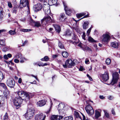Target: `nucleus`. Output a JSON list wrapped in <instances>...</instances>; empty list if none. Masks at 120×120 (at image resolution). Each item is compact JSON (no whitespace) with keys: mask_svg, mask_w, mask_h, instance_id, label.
<instances>
[{"mask_svg":"<svg viewBox=\"0 0 120 120\" xmlns=\"http://www.w3.org/2000/svg\"><path fill=\"white\" fill-rule=\"evenodd\" d=\"M110 36L106 33L103 34L101 38L102 41L105 43H107L110 40Z\"/></svg>","mask_w":120,"mask_h":120,"instance_id":"obj_10","label":"nucleus"},{"mask_svg":"<svg viewBox=\"0 0 120 120\" xmlns=\"http://www.w3.org/2000/svg\"><path fill=\"white\" fill-rule=\"evenodd\" d=\"M89 24L88 21L84 22L82 25L83 28L84 29H86L88 28V25Z\"/></svg>","mask_w":120,"mask_h":120,"instance_id":"obj_24","label":"nucleus"},{"mask_svg":"<svg viewBox=\"0 0 120 120\" xmlns=\"http://www.w3.org/2000/svg\"><path fill=\"white\" fill-rule=\"evenodd\" d=\"M82 116H83V119L82 120H90L89 119H85L86 117L85 116H84L83 114H82Z\"/></svg>","mask_w":120,"mask_h":120,"instance_id":"obj_62","label":"nucleus"},{"mask_svg":"<svg viewBox=\"0 0 120 120\" xmlns=\"http://www.w3.org/2000/svg\"><path fill=\"white\" fill-rule=\"evenodd\" d=\"M3 11L1 8L0 7V21L2 20L3 15Z\"/></svg>","mask_w":120,"mask_h":120,"instance_id":"obj_30","label":"nucleus"},{"mask_svg":"<svg viewBox=\"0 0 120 120\" xmlns=\"http://www.w3.org/2000/svg\"><path fill=\"white\" fill-rule=\"evenodd\" d=\"M52 22V20L50 16L47 15L45 16L41 20V23L43 25H46L47 24Z\"/></svg>","mask_w":120,"mask_h":120,"instance_id":"obj_5","label":"nucleus"},{"mask_svg":"<svg viewBox=\"0 0 120 120\" xmlns=\"http://www.w3.org/2000/svg\"><path fill=\"white\" fill-rule=\"evenodd\" d=\"M31 30L30 29H21L20 30L21 31L23 32H26L30 31Z\"/></svg>","mask_w":120,"mask_h":120,"instance_id":"obj_40","label":"nucleus"},{"mask_svg":"<svg viewBox=\"0 0 120 120\" xmlns=\"http://www.w3.org/2000/svg\"><path fill=\"white\" fill-rule=\"evenodd\" d=\"M8 6L10 8H12V5L11 3L9 2H8Z\"/></svg>","mask_w":120,"mask_h":120,"instance_id":"obj_49","label":"nucleus"},{"mask_svg":"<svg viewBox=\"0 0 120 120\" xmlns=\"http://www.w3.org/2000/svg\"><path fill=\"white\" fill-rule=\"evenodd\" d=\"M105 116L107 118H108L109 117V114L107 112L105 111Z\"/></svg>","mask_w":120,"mask_h":120,"instance_id":"obj_53","label":"nucleus"},{"mask_svg":"<svg viewBox=\"0 0 120 120\" xmlns=\"http://www.w3.org/2000/svg\"><path fill=\"white\" fill-rule=\"evenodd\" d=\"M42 7V6L41 4L38 3L34 5L33 9H34L35 12H37L40 10Z\"/></svg>","mask_w":120,"mask_h":120,"instance_id":"obj_14","label":"nucleus"},{"mask_svg":"<svg viewBox=\"0 0 120 120\" xmlns=\"http://www.w3.org/2000/svg\"><path fill=\"white\" fill-rule=\"evenodd\" d=\"M83 48V49L84 51L87 50L91 51H92L91 49L88 46L84 45V47Z\"/></svg>","mask_w":120,"mask_h":120,"instance_id":"obj_34","label":"nucleus"},{"mask_svg":"<svg viewBox=\"0 0 120 120\" xmlns=\"http://www.w3.org/2000/svg\"><path fill=\"white\" fill-rule=\"evenodd\" d=\"M78 46L83 49V47H84V45H83V44L80 43L79 44Z\"/></svg>","mask_w":120,"mask_h":120,"instance_id":"obj_52","label":"nucleus"},{"mask_svg":"<svg viewBox=\"0 0 120 120\" xmlns=\"http://www.w3.org/2000/svg\"><path fill=\"white\" fill-rule=\"evenodd\" d=\"M8 57L9 58L11 57L12 56V55L10 53L8 54L7 55Z\"/></svg>","mask_w":120,"mask_h":120,"instance_id":"obj_64","label":"nucleus"},{"mask_svg":"<svg viewBox=\"0 0 120 120\" xmlns=\"http://www.w3.org/2000/svg\"><path fill=\"white\" fill-rule=\"evenodd\" d=\"M51 120H56V115H52L51 118Z\"/></svg>","mask_w":120,"mask_h":120,"instance_id":"obj_45","label":"nucleus"},{"mask_svg":"<svg viewBox=\"0 0 120 120\" xmlns=\"http://www.w3.org/2000/svg\"><path fill=\"white\" fill-rule=\"evenodd\" d=\"M62 55L64 57L67 58L68 56V54L66 51H64L62 52Z\"/></svg>","mask_w":120,"mask_h":120,"instance_id":"obj_32","label":"nucleus"},{"mask_svg":"<svg viewBox=\"0 0 120 120\" xmlns=\"http://www.w3.org/2000/svg\"><path fill=\"white\" fill-rule=\"evenodd\" d=\"M4 77L3 73L0 71V82H1L3 79H4Z\"/></svg>","mask_w":120,"mask_h":120,"instance_id":"obj_37","label":"nucleus"},{"mask_svg":"<svg viewBox=\"0 0 120 120\" xmlns=\"http://www.w3.org/2000/svg\"><path fill=\"white\" fill-rule=\"evenodd\" d=\"M18 8L17 7H15L12 8L11 11L13 13L16 14L17 12Z\"/></svg>","mask_w":120,"mask_h":120,"instance_id":"obj_36","label":"nucleus"},{"mask_svg":"<svg viewBox=\"0 0 120 120\" xmlns=\"http://www.w3.org/2000/svg\"><path fill=\"white\" fill-rule=\"evenodd\" d=\"M4 96L6 97V99L8 98L10 96V91L8 90H5L4 92Z\"/></svg>","mask_w":120,"mask_h":120,"instance_id":"obj_20","label":"nucleus"},{"mask_svg":"<svg viewBox=\"0 0 120 120\" xmlns=\"http://www.w3.org/2000/svg\"><path fill=\"white\" fill-rule=\"evenodd\" d=\"M95 117L96 119H98L101 116V114L100 112L97 110H95Z\"/></svg>","mask_w":120,"mask_h":120,"instance_id":"obj_27","label":"nucleus"},{"mask_svg":"<svg viewBox=\"0 0 120 120\" xmlns=\"http://www.w3.org/2000/svg\"><path fill=\"white\" fill-rule=\"evenodd\" d=\"M74 115L75 117L77 118H79L81 120H82L81 117L79 116V113L75 111Z\"/></svg>","mask_w":120,"mask_h":120,"instance_id":"obj_31","label":"nucleus"},{"mask_svg":"<svg viewBox=\"0 0 120 120\" xmlns=\"http://www.w3.org/2000/svg\"><path fill=\"white\" fill-rule=\"evenodd\" d=\"M88 41L89 42H96V41L90 37H89L88 38Z\"/></svg>","mask_w":120,"mask_h":120,"instance_id":"obj_39","label":"nucleus"},{"mask_svg":"<svg viewBox=\"0 0 120 120\" xmlns=\"http://www.w3.org/2000/svg\"><path fill=\"white\" fill-rule=\"evenodd\" d=\"M73 29L75 30L78 33H80V29H79L78 27H74L73 28Z\"/></svg>","mask_w":120,"mask_h":120,"instance_id":"obj_44","label":"nucleus"},{"mask_svg":"<svg viewBox=\"0 0 120 120\" xmlns=\"http://www.w3.org/2000/svg\"><path fill=\"white\" fill-rule=\"evenodd\" d=\"M63 3L64 7V9L66 14L69 16H70L72 11V10L68 8L65 3L63 2Z\"/></svg>","mask_w":120,"mask_h":120,"instance_id":"obj_11","label":"nucleus"},{"mask_svg":"<svg viewBox=\"0 0 120 120\" xmlns=\"http://www.w3.org/2000/svg\"><path fill=\"white\" fill-rule=\"evenodd\" d=\"M64 120H73V119L72 116H70L65 117L64 118Z\"/></svg>","mask_w":120,"mask_h":120,"instance_id":"obj_38","label":"nucleus"},{"mask_svg":"<svg viewBox=\"0 0 120 120\" xmlns=\"http://www.w3.org/2000/svg\"><path fill=\"white\" fill-rule=\"evenodd\" d=\"M20 5L21 8L25 7L26 6L28 8V10H30L29 2L28 0H20Z\"/></svg>","mask_w":120,"mask_h":120,"instance_id":"obj_9","label":"nucleus"},{"mask_svg":"<svg viewBox=\"0 0 120 120\" xmlns=\"http://www.w3.org/2000/svg\"><path fill=\"white\" fill-rule=\"evenodd\" d=\"M76 38V36L74 34H73L72 37V39L74 40H75Z\"/></svg>","mask_w":120,"mask_h":120,"instance_id":"obj_50","label":"nucleus"},{"mask_svg":"<svg viewBox=\"0 0 120 120\" xmlns=\"http://www.w3.org/2000/svg\"><path fill=\"white\" fill-rule=\"evenodd\" d=\"M113 97L112 96H110L108 97V98L109 100H112L113 99Z\"/></svg>","mask_w":120,"mask_h":120,"instance_id":"obj_61","label":"nucleus"},{"mask_svg":"<svg viewBox=\"0 0 120 120\" xmlns=\"http://www.w3.org/2000/svg\"><path fill=\"white\" fill-rule=\"evenodd\" d=\"M66 19L65 15L64 13H61L60 14L59 19L60 21H65Z\"/></svg>","mask_w":120,"mask_h":120,"instance_id":"obj_17","label":"nucleus"},{"mask_svg":"<svg viewBox=\"0 0 120 120\" xmlns=\"http://www.w3.org/2000/svg\"><path fill=\"white\" fill-rule=\"evenodd\" d=\"M14 61L15 63H19V60L16 59H15L14 60Z\"/></svg>","mask_w":120,"mask_h":120,"instance_id":"obj_56","label":"nucleus"},{"mask_svg":"<svg viewBox=\"0 0 120 120\" xmlns=\"http://www.w3.org/2000/svg\"><path fill=\"white\" fill-rule=\"evenodd\" d=\"M79 70L80 71H82L84 70L83 67L81 66L80 67V68L79 69Z\"/></svg>","mask_w":120,"mask_h":120,"instance_id":"obj_57","label":"nucleus"},{"mask_svg":"<svg viewBox=\"0 0 120 120\" xmlns=\"http://www.w3.org/2000/svg\"><path fill=\"white\" fill-rule=\"evenodd\" d=\"M86 34L84 32H83V35L82 36V37L83 39L84 40H86L85 39V37H86Z\"/></svg>","mask_w":120,"mask_h":120,"instance_id":"obj_48","label":"nucleus"},{"mask_svg":"<svg viewBox=\"0 0 120 120\" xmlns=\"http://www.w3.org/2000/svg\"><path fill=\"white\" fill-rule=\"evenodd\" d=\"M14 58H15L16 59L19 58L20 59H22V54L20 53H18L15 56Z\"/></svg>","mask_w":120,"mask_h":120,"instance_id":"obj_29","label":"nucleus"},{"mask_svg":"<svg viewBox=\"0 0 120 120\" xmlns=\"http://www.w3.org/2000/svg\"><path fill=\"white\" fill-rule=\"evenodd\" d=\"M46 116L41 113L39 115H37L35 117V120H44Z\"/></svg>","mask_w":120,"mask_h":120,"instance_id":"obj_13","label":"nucleus"},{"mask_svg":"<svg viewBox=\"0 0 120 120\" xmlns=\"http://www.w3.org/2000/svg\"><path fill=\"white\" fill-rule=\"evenodd\" d=\"M58 46L61 49H64V47L62 42L59 40L58 41Z\"/></svg>","mask_w":120,"mask_h":120,"instance_id":"obj_26","label":"nucleus"},{"mask_svg":"<svg viewBox=\"0 0 120 120\" xmlns=\"http://www.w3.org/2000/svg\"><path fill=\"white\" fill-rule=\"evenodd\" d=\"M4 43V40H0V45H3Z\"/></svg>","mask_w":120,"mask_h":120,"instance_id":"obj_55","label":"nucleus"},{"mask_svg":"<svg viewBox=\"0 0 120 120\" xmlns=\"http://www.w3.org/2000/svg\"><path fill=\"white\" fill-rule=\"evenodd\" d=\"M17 93L19 96V97L21 98L23 97H25V98H23V100H25V101H27L29 100V96L28 94L27 93L22 90H19L17 92Z\"/></svg>","mask_w":120,"mask_h":120,"instance_id":"obj_2","label":"nucleus"},{"mask_svg":"<svg viewBox=\"0 0 120 120\" xmlns=\"http://www.w3.org/2000/svg\"><path fill=\"white\" fill-rule=\"evenodd\" d=\"M33 22L35 26L37 27H38L40 26L41 24L40 22L39 21H37L35 22L34 21H32Z\"/></svg>","mask_w":120,"mask_h":120,"instance_id":"obj_28","label":"nucleus"},{"mask_svg":"<svg viewBox=\"0 0 120 120\" xmlns=\"http://www.w3.org/2000/svg\"><path fill=\"white\" fill-rule=\"evenodd\" d=\"M4 57L6 60H8V59L7 55H4Z\"/></svg>","mask_w":120,"mask_h":120,"instance_id":"obj_59","label":"nucleus"},{"mask_svg":"<svg viewBox=\"0 0 120 120\" xmlns=\"http://www.w3.org/2000/svg\"><path fill=\"white\" fill-rule=\"evenodd\" d=\"M4 104V98L2 96H0V107L2 106Z\"/></svg>","mask_w":120,"mask_h":120,"instance_id":"obj_23","label":"nucleus"},{"mask_svg":"<svg viewBox=\"0 0 120 120\" xmlns=\"http://www.w3.org/2000/svg\"><path fill=\"white\" fill-rule=\"evenodd\" d=\"M27 40L25 41L21 45L22 46H23L25 45V44L27 43Z\"/></svg>","mask_w":120,"mask_h":120,"instance_id":"obj_63","label":"nucleus"},{"mask_svg":"<svg viewBox=\"0 0 120 120\" xmlns=\"http://www.w3.org/2000/svg\"><path fill=\"white\" fill-rule=\"evenodd\" d=\"M50 102H51V106H50V109H49V111H47L46 112L47 113H49L50 112V109H51V108H52V105H53V103L52 101L51 100H50Z\"/></svg>","mask_w":120,"mask_h":120,"instance_id":"obj_47","label":"nucleus"},{"mask_svg":"<svg viewBox=\"0 0 120 120\" xmlns=\"http://www.w3.org/2000/svg\"><path fill=\"white\" fill-rule=\"evenodd\" d=\"M23 98L18 97L15 98L13 100L14 105L16 106V108L18 109L22 104Z\"/></svg>","mask_w":120,"mask_h":120,"instance_id":"obj_4","label":"nucleus"},{"mask_svg":"<svg viewBox=\"0 0 120 120\" xmlns=\"http://www.w3.org/2000/svg\"><path fill=\"white\" fill-rule=\"evenodd\" d=\"M112 79L111 84L113 85L117 82L119 78V75L118 73L115 72L112 74Z\"/></svg>","mask_w":120,"mask_h":120,"instance_id":"obj_7","label":"nucleus"},{"mask_svg":"<svg viewBox=\"0 0 120 120\" xmlns=\"http://www.w3.org/2000/svg\"><path fill=\"white\" fill-rule=\"evenodd\" d=\"M112 114L114 115H115L116 113L114 111V109H112Z\"/></svg>","mask_w":120,"mask_h":120,"instance_id":"obj_58","label":"nucleus"},{"mask_svg":"<svg viewBox=\"0 0 120 120\" xmlns=\"http://www.w3.org/2000/svg\"><path fill=\"white\" fill-rule=\"evenodd\" d=\"M57 0H49L48 3L49 5H52L55 4L57 3Z\"/></svg>","mask_w":120,"mask_h":120,"instance_id":"obj_22","label":"nucleus"},{"mask_svg":"<svg viewBox=\"0 0 120 120\" xmlns=\"http://www.w3.org/2000/svg\"><path fill=\"white\" fill-rule=\"evenodd\" d=\"M85 109L87 113L89 114L92 115L94 113V111L92 107L90 105L87 106Z\"/></svg>","mask_w":120,"mask_h":120,"instance_id":"obj_12","label":"nucleus"},{"mask_svg":"<svg viewBox=\"0 0 120 120\" xmlns=\"http://www.w3.org/2000/svg\"><path fill=\"white\" fill-rule=\"evenodd\" d=\"M86 12L78 14H76V16L77 18H79L83 15H86Z\"/></svg>","mask_w":120,"mask_h":120,"instance_id":"obj_25","label":"nucleus"},{"mask_svg":"<svg viewBox=\"0 0 120 120\" xmlns=\"http://www.w3.org/2000/svg\"><path fill=\"white\" fill-rule=\"evenodd\" d=\"M106 63L108 65H109L111 62V60L109 58L107 59L106 60Z\"/></svg>","mask_w":120,"mask_h":120,"instance_id":"obj_43","label":"nucleus"},{"mask_svg":"<svg viewBox=\"0 0 120 120\" xmlns=\"http://www.w3.org/2000/svg\"><path fill=\"white\" fill-rule=\"evenodd\" d=\"M89 60L87 58L85 60V63L86 64H89Z\"/></svg>","mask_w":120,"mask_h":120,"instance_id":"obj_54","label":"nucleus"},{"mask_svg":"<svg viewBox=\"0 0 120 120\" xmlns=\"http://www.w3.org/2000/svg\"><path fill=\"white\" fill-rule=\"evenodd\" d=\"M46 104V101H45L44 100H42L38 102L37 104L38 106L41 107L44 106Z\"/></svg>","mask_w":120,"mask_h":120,"instance_id":"obj_16","label":"nucleus"},{"mask_svg":"<svg viewBox=\"0 0 120 120\" xmlns=\"http://www.w3.org/2000/svg\"><path fill=\"white\" fill-rule=\"evenodd\" d=\"M49 8V7L47 5H45V6H43V10L45 11V14L47 15L50 14V10Z\"/></svg>","mask_w":120,"mask_h":120,"instance_id":"obj_15","label":"nucleus"},{"mask_svg":"<svg viewBox=\"0 0 120 120\" xmlns=\"http://www.w3.org/2000/svg\"><path fill=\"white\" fill-rule=\"evenodd\" d=\"M15 30V29H14L13 30H10L9 31L8 33L9 34L11 35H14L16 33Z\"/></svg>","mask_w":120,"mask_h":120,"instance_id":"obj_35","label":"nucleus"},{"mask_svg":"<svg viewBox=\"0 0 120 120\" xmlns=\"http://www.w3.org/2000/svg\"><path fill=\"white\" fill-rule=\"evenodd\" d=\"M75 63L73 61L70 59L67 60L65 62V64H63V66L64 68H67V66L69 68H70L71 66H74Z\"/></svg>","mask_w":120,"mask_h":120,"instance_id":"obj_6","label":"nucleus"},{"mask_svg":"<svg viewBox=\"0 0 120 120\" xmlns=\"http://www.w3.org/2000/svg\"><path fill=\"white\" fill-rule=\"evenodd\" d=\"M91 30V28H90L87 31L86 35L87 36H89Z\"/></svg>","mask_w":120,"mask_h":120,"instance_id":"obj_51","label":"nucleus"},{"mask_svg":"<svg viewBox=\"0 0 120 120\" xmlns=\"http://www.w3.org/2000/svg\"><path fill=\"white\" fill-rule=\"evenodd\" d=\"M44 61L47 62L48 61L49 59L47 56H45L44 57Z\"/></svg>","mask_w":120,"mask_h":120,"instance_id":"obj_46","label":"nucleus"},{"mask_svg":"<svg viewBox=\"0 0 120 120\" xmlns=\"http://www.w3.org/2000/svg\"><path fill=\"white\" fill-rule=\"evenodd\" d=\"M71 32L70 30H67L66 32L64 35L66 36L69 35L71 34Z\"/></svg>","mask_w":120,"mask_h":120,"instance_id":"obj_41","label":"nucleus"},{"mask_svg":"<svg viewBox=\"0 0 120 120\" xmlns=\"http://www.w3.org/2000/svg\"><path fill=\"white\" fill-rule=\"evenodd\" d=\"M8 118V114L7 112H6L4 116L3 120H7Z\"/></svg>","mask_w":120,"mask_h":120,"instance_id":"obj_42","label":"nucleus"},{"mask_svg":"<svg viewBox=\"0 0 120 120\" xmlns=\"http://www.w3.org/2000/svg\"><path fill=\"white\" fill-rule=\"evenodd\" d=\"M6 83L7 85L11 88H13L15 85L14 81L11 78L7 79Z\"/></svg>","mask_w":120,"mask_h":120,"instance_id":"obj_8","label":"nucleus"},{"mask_svg":"<svg viewBox=\"0 0 120 120\" xmlns=\"http://www.w3.org/2000/svg\"><path fill=\"white\" fill-rule=\"evenodd\" d=\"M34 110L32 109H28L25 114V118L27 120L32 118L34 115Z\"/></svg>","mask_w":120,"mask_h":120,"instance_id":"obj_3","label":"nucleus"},{"mask_svg":"<svg viewBox=\"0 0 120 120\" xmlns=\"http://www.w3.org/2000/svg\"><path fill=\"white\" fill-rule=\"evenodd\" d=\"M120 44L118 42H112L111 44V47L115 48H117Z\"/></svg>","mask_w":120,"mask_h":120,"instance_id":"obj_18","label":"nucleus"},{"mask_svg":"<svg viewBox=\"0 0 120 120\" xmlns=\"http://www.w3.org/2000/svg\"><path fill=\"white\" fill-rule=\"evenodd\" d=\"M63 107V105L62 104L60 103L58 106V109L60 115H56V120H59L62 119L63 116V115H64V110L62 109Z\"/></svg>","mask_w":120,"mask_h":120,"instance_id":"obj_1","label":"nucleus"},{"mask_svg":"<svg viewBox=\"0 0 120 120\" xmlns=\"http://www.w3.org/2000/svg\"><path fill=\"white\" fill-rule=\"evenodd\" d=\"M102 77L103 79L105 81H107L109 79V76L107 72H105L102 75Z\"/></svg>","mask_w":120,"mask_h":120,"instance_id":"obj_19","label":"nucleus"},{"mask_svg":"<svg viewBox=\"0 0 120 120\" xmlns=\"http://www.w3.org/2000/svg\"><path fill=\"white\" fill-rule=\"evenodd\" d=\"M87 76L88 77L89 79V80L92 81V78L89 76V75L88 74H87Z\"/></svg>","mask_w":120,"mask_h":120,"instance_id":"obj_60","label":"nucleus"},{"mask_svg":"<svg viewBox=\"0 0 120 120\" xmlns=\"http://www.w3.org/2000/svg\"><path fill=\"white\" fill-rule=\"evenodd\" d=\"M0 86L3 88L5 90H8L6 86L4 83H0Z\"/></svg>","mask_w":120,"mask_h":120,"instance_id":"obj_33","label":"nucleus"},{"mask_svg":"<svg viewBox=\"0 0 120 120\" xmlns=\"http://www.w3.org/2000/svg\"><path fill=\"white\" fill-rule=\"evenodd\" d=\"M53 26L55 28L56 31L59 33L60 32L61 30L60 26L56 24H53Z\"/></svg>","mask_w":120,"mask_h":120,"instance_id":"obj_21","label":"nucleus"}]
</instances>
